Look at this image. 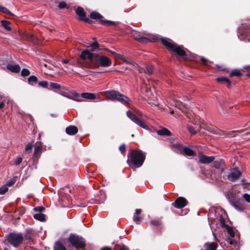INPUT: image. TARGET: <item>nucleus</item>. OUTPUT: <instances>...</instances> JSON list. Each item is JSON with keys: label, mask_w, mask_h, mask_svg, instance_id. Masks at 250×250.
I'll use <instances>...</instances> for the list:
<instances>
[{"label": "nucleus", "mask_w": 250, "mask_h": 250, "mask_svg": "<svg viewBox=\"0 0 250 250\" xmlns=\"http://www.w3.org/2000/svg\"><path fill=\"white\" fill-rule=\"evenodd\" d=\"M89 49L83 51L80 55V58L83 60H88L95 67H108L112 64L111 60L106 56L96 53V51L100 50V45L97 42H94L89 46Z\"/></svg>", "instance_id": "f257e3e1"}, {"label": "nucleus", "mask_w": 250, "mask_h": 250, "mask_svg": "<svg viewBox=\"0 0 250 250\" xmlns=\"http://www.w3.org/2000/svg\"><path fill=\"white\" fill-rule=\"evenodd\" d=\"M128 157H129V160H127L129 166L133 165L136 167H140L145 159V155L141 150H132Z\"/></svg>", "instance_id": "f03ea898"}, {"label": "nucleus", "mask_w": 250, "mask_h": 250, "mask_svg": "<svg viewBox=\"0 0 250 250\" xmlns=\"http://www.w3.org/2000/svg\"><path fill=\"white\" fill-rule=\"evenodd\" d=\"M161 40L163 44L167 48L169 51H173L184 59H186L187 55L183 46L177 45L167 38H161Z\"/></svg>", "instance_id": "7ed1b4c3"}, {"label": "nucleus", "mask_w": 250, "mask_h": 250, "mask_svg": "<svg viewBox=\"0 0 250 250\" xmlns=\"http://www.w3.org/2000/svg\"><path fill=\"white\" fill-rule=\"evenodd\" d=\"M5 238V243L15 248L20 247L24 240V236L21 233L11 232Z\"/></svg>", "instance_id": "20e7f679"}, {"label": "nucleus", "mask_w": 250, "mask_h": 250, "mask_svg": "<svg viewBox=\"0 0 250 250\" xmlns=\"http://www.w3.org/2000/svg\"><path fill=\"white\" fill-rule=\"evenodd\" d=\"M104 95L111 100H117L123 104H130L131 101L126 96L115 91H106L104 92Z\"/></svg>", "instance_id": "39448f33"}, {"label": "nucleus", "mask_w": 250, "mask_h": 250, "mask_svg": "<svg viewBox=\"0 0 250 250\" xmlns=\"http://www.w3.org/2000/svg\"><path fill=\"white\" fill-rule=\"evenodd\" d=\"M68 240L71 245L76 249L82 248L85 247V240L81 236L76 234H71Z\"/></svg>", "instance_id": "423d86ee"}, {"label": "nucleus", "mask_w": 250, "mask_h": 250, "mask_svg": "<svg viewBox=\"0 0 250 250\" xmlns=\"http://www.w3.org/2000/svg\"><path fill=\"white\" fill-rule=\"evenodd\" d=\"M126 116L133 122L143 128L147 129L148 127L142 117H139L130 110L126 112Z\"/></svg>", "instance_id": "0eeeda50"}, {"label": "nucleus", "mask_w": 250, "mask_h": 250, "mask_svg": "<svg viewBox=\"0 0 250 250\" xmlns=\"http://www.w3.org/2000/svg\"><path fill=\"white\" fill-rule=\"evenodd\" d=\"M226 228L228 234L231 237L228 238L227 241L230 245L234 247V249H229V250H238L239 249V247L238 245L237 241L233 238L235 236L234 230L228 225H226Z\"/></svg>", "instance_id": "6e6552de"}, {"label": "nucleus", "mask_w": 250, "mask_h": 250, "mask_svg": "<svg viewBox=\"0 0 250 250\" xmlns=\"http://www.w3.org/2000/svg\"><path fill=\"white\" fill-rule=\"evenodd\" d=\"M241 172L237 168H234L231 169L227 176L228 179L231 182L235 181L239 178Z\"/></svg>", "instance_id": "1a4fd4ad"}, {"label": "nucleus", "mask_w": 250, "mask_h": 250, "mask_svg": "<svg viewBox=\"0 0 250 250\" xmlns=\"http://www.w3.org/2000/svg\"><path fill=\"white\" fill-rule=\"evenodd\" d=\"M76 13L79 16L81 20L89 23H91L92 21L88 18L86 17L85 13L83 8L81 7H78L76 10Z\"/></svg>", "instance_id": "9d476101"}, {"label": "nucleus", "mask_w": 250, "mask_h": 250, "mask_svg": "<svg viewBox=\"0 0 250 250\" xmlns=\"http://www.w3.org/2000/svg\"><path fill=\"white\" fill-rule=\"evenodd\" d=\"M176 148L178 149V150L176 151L177 153H182L184 152L186 155L191 156L194 155V152L188 147H183L181 145H177L176 146Z\"/></svg>", "instance_id": "9b49d317"}, {"label": "nucleus", "mask_w": 250, "mask_h": 250, "mask_svg": "<svg viewBox=\"0 0 250 250\" xmlns=\"http://www.w3.org/2000/svg\"><path fill=\"white\" fill-rule=\"evenodd\" d=\"M212 132L214 133V134H218L221 136H222V137H224L226 136H231V137H234L235 135L233 134L239 132H240V131H229V132H225L222 130H219L217 128H214L212 129Z\"/></svg>", "instance_id": "f8f14e48"}, {"label": "nucleus", "mask_w": 250, "mask_h": 250, "mask_svg": "<svg viewBox=\"0 0 250 250\" xmlns=\"http://www.w3.org/2000/svg\"><path fill=\"white\" fill-rule=\"evenodd\" d=\"M187 201L186 199L182 197L178 198L173 203V206L177 208H184L187 205Z\"/></svg>", "instance_id": "ddd939ff"}, {"label": "nucleus", "mask_w": 250, "mask_h": 250, "mask_svg": "<svg viewBox=\"0 0 250 250\" xmlns=\"http://www.w3.org/2000/svg\"><path fill=\"white\" fill-rule=\"evenodd\" d=\"M215 157L213 156H207L205 155H201L199 156V161L201 164H209L213 162Z\"/></svg>", "instance_id": "4468645a"}, {"label": "nucleus", "mask_w": 250, "mask_h": 250, "mask_svg": "<svg viewBox=\"0 0 250 250\" xmlns=\"http://www.w3.org/2000/svg\"><path fill=\"white\" fill-rule=\"evenodd\" d=\"M78 128L75 126H69L65 129L66 133L69 135H74L78 132Z\"/></svg>", "instance_id": "2eb2a0df"}, {"label": "nucleus", "mask_w": 250, "mask_h": 250, "mask_svg": "<svg viewBox=\"0 0 250 250\" xmlns=\"http://www.w3.org/2000/svg\"><path fill=\"white\" fill-rule=\"evenodd\" d=\"M6 68L9 70L11 71L12 72L18 73L20 71L21 67L18 64H8L6 65Z\"/></svg>", "instance_id": "dca6fc26"}, {"label": "nucleus", "mask_w": 250, "mask_h": 250, "mask_svg": "<svg viewBox=\"0 0 250 250\" xmlns=\"http://www.w3.org/2000/svg\"><path fill=\"white\" fill-rule=\"evenodd\" d=\"M175 106L180 109L184 113L187 112V108L185 104L179 101H176L175 103Z\"/></svg>", "instance_id": "f3484780"}, {"label": "nucleus", "mask_w": 250, "mask_h": 250, "mask_svg": "<svg viewBox=\"0 0 250 250\" xmlns=\"http://www.w3.org/2000/svg\"><path fill=\"white\" fill-rule=\"evenodd\" d=\"M157 133L158 135L161 136H170L171 134L169 130L164 127L162 128L161 129L157 130Z\"/></svg>", "instance_id": "a211bd4d"}, {"label": "nucleus", "mask_w": 250, "mask_h": 250, "mask_svg": "<svg viewBox=\"0 0 250 250\" xmlns=\"http://www.w3.org/2000/svg\"><path fill=\"white\" fill-rule=\"evenodd\" d=\"M90 17L94 20H99L101 22V20H102L103 16L100 14L98 12L96 11H93L90 13Z\"/></svg>", "instance_id": "6ab92c4d"}, {"label": "nucleus", "mask_w": 250, "mask_h": 250, "mask_svg": "<svg viewBox=\"0 0 250 250\" xmlns=\"http://www.w3.org/2000/svg\"><path fill=\"white\" fill-rule=\"evenodd\" d=\"M81 97L86 99L93 100L96 98V95L92 93H83L81 94Z\"/></svg>", "instance_id": "aec40b11"}, {"label": "nucleus", "mask_w": 250, "mask_h": 250, "mask_svg": "<svg viewBox=\"0 0 250 250\" xmlns=\"http://www.w3.org/2000/svg\"><path fill=\"white\" fill-rule=\"evenodd\" d=\"M205 250H215L216 245L214 243H207L204 245Z\"/></svg>", "instance_id": "412c9836"}, {"label": "nucleus", "mask_w": 250, "mask_h": 250, "mask_svg": "<svg viewBox=\"0 0 250 250\" xmlns=\"http://www.w3.org/2000/svg\"><path fill=\"white\" fill-rule=\"evenodd\" d=\"M224 164V162L222 159L215 160L213 163V167L216 168H220Z\"/></svg>", "instance_id": "4be33fe9"}, {"label": "nucleus", "mask_w": 250, "mask_h": 250, "mask_svg": "<svg viewBox=\"0 0 250 250\" xmlns=\"http://www.w3.org/2000/svg\"><path fill=\"white\" fill-rule=\"evenodd\" d=\"M217 81L220 83H226L228 87H229L231 85V82L229 79L226 77H219L217 79Z\"/></svg>", "instance_id": "5701e85b"}, {"label": "nucleus", "mask_w": 250, "mask_h": 250, "mask_svg": "<svg viewBox=\"0 0 250 250\" xmlns=\"http://www.w3.org/2000/svg\"><path fill=\"white\" fill-rule=\"evenodd\" d=\"M34 218L40 221H44L45 220V215L40 213L34 214Z\"/></svg>", "instance_id": "b1692460"}, {"label": "nucleus", "mask_w": 250, "mask_h": 250, "mask_svg": "<svg viewBox=\"0 0 250 250\" xmlns=\"http://www.w3.org/2000/svg\"><path fill=\"white\" fill-rule=\"evenodd\" d=\"M1 25L7 30L10 31L11 28L10 26V22L7 21L2 20L1 21Z\"/></svg>", "instance_id": "393cba45"}, {"label": "nucleus", "mask_w": 250, "mask_h": 250, "mask_svg": "<svg viewBox=\"0 0 250 250\" xmlns=\"http://www.w3.org/2000/svg\"><path fill=\"white\" fill-rule=\"evenodd\" d=\"M61 87V85L59 84L58 83H49V88H48L49 89H59Z\"/></svg>", "instance_id": "a878e982"}, {"label": "nucleus", "mask_w": 250, "mask_h": 250, "mask_svg": "<svg viewBox=\"0 0 250 250\" xmlns=\"http://www.w3.org/2000/svg\"><path fill=\"white\" fill-rule=\"evenodd\" d=\"M38 79L35 76H31L28 79V82L31 85H34L37 82Z\"/></svg>", "instance_id": "bb28decb"}, {"label": "nucleus", "mask_w": 250, "mask_h": 250, "mask_svg": "<svg viewBox=\"0 0 250 250\" xmlns=\"http://www.w3.org/2000/svg\"><path fill=\"white\" fill-rule=\"evenodd\" d=\"M42 146H36L34 149V156H38L42 152Z\"/></svg>", "instance_id": "cd10ccee"}, {"label": "nucleus", "mask_w": 250, "mask_h": 250, "mask_svg": "<svg viewBox=\"0 0 250 250\" xmlns=\"http://www.w3.org/2000/svg\"><path fill=\"white\" fill-rule=\"evenodd\" d=\"M26 38L27 40L34 43L36 42L37 39L33 34H27L26 35Z\"/></svg>", "instance_id": "c85d7f7f"}, {"label": "nucleus", "mask_w": 250, "mask_h": 250, "mask_svg": "<svg viewBox=\"0 0 250 250\" xmlns=\"http://www.w3.org/2000/svg\"><path fill=\"white\" fill-rule=\"evenodd\" d=\"M54 250H66L64 246H63L60 242H57L55 244L54 248Z\"/></svg>", "instance_id": "c756f323"}, {"label": "nucleus", "mask_w": 250, "mask_h": 250, "mask_svg": "<svg viewBox=\"0 0 250 250\" xmlns=\"http://www.w3.org/2000/svg\"><path fill=\"white\" fill-rule=\"evenodd\" d=\"M229 75L230 77H233V76L239 77L242 75V73H241L240 70H239L238 69H234L231 71Z\"/></svg>", "instance_id": "7c9ffc66"}, {"label": "nucleus", "mask_w": 250, "mask_h": 250, "mask_svg": "<svg viewBox=\"0 0 250 250\" xmlns=\"http://www.w3.org/2000/svg\"><path fill=\"white\" fill-rule=\"evenodd\" d=\"M101 22L109 26H116L117 25V23L115 22L108 20H101Z\"/></svg>", "instance_id": "2f4dec72"}, {"label": "nucleus", "mask_w": 250, "mask_h": 250, "mask_svg": "<svg viewBox=\"0 0 250 250\" xmlns=\"http://www.w3.org/2000/svg\"><path fill=\"white\" fill-rule=\"evenodd\" d=\"M135 39L139 42L147 43L149 42V39L146 37H141L139 38L135 37Z\"/></svg>", "instance_id": "473e14b6"}, {"label": "nucleus", "mask_w": 250, "mask_h": 250, "mask_svg": "<svg viewBox=\"0 0 250 250\" xmlns=\"http://www.w3.org/2000/svg\"><path fill=\"white\" fill-rule=\"evenodd\" d=\"M72 100L77 101V102H81L82 101V99L80 96V94L77 93H72Z\"/></svg>", "instance_id": "72a5a7b5"}, {"label": "nucleus", "mask_w": 250, "mask_h": 250, "mask_svg": "<svg viewBox=\"0 0 250 250\" xmlns=\"http://www.w3.org/2000/svg\"><path fill=\"white\" fill-rule=\"evenodd\" d=\"M0 11L9 15L14 16V15L7 8L0 5Z\"/></svg>", "instance_id": "f704fd0d"}, {"label": "nucleus", "mask_w": 250, "mask_h": 250, "mask_svg": "<svg viewBox=\"0 0 250 250\" xmlns=\"http://www.w3.org/2000/svg\"><path fill=\"white\" fill-rule=\"evenodd\" d=\"M250 32V27H249L248 30H245L243 28L240 29L239 30V33L241 35H244L245 36H247V34Z\"/></svg>", "instance_id": "c9c22d12"}, {"label": "nucleus", "mask_w": 250, "mask_h": 250, "mask_svg": "<svg viewBox=\"0 0 250 250\" xmlns=\"http://www.w3.org/2000/svg\"><path fill=\"white\" fill-rule=\"evenodd\" d=\"M48 83L47 81H41L38 83V86L42 88H46L48 87Z\"/></svg>", "instance_id": "e433bc0d"}, {"label": "nucleus", "mask_w": 250, "mask_h": 250, "mask_svg": "<svg viewBox=\"0 0 250 250\" xmlns=\"http://www.w3.org/2000/svg\"><path fill=\"white\" fill-rule=\"evenodd\" d=\"M17 177H14L12 179H10L6 183V185L8 187H11L16 182Z\"/></svg>", "instance_id": "4c0bfd02"}, {"label": "nucleus", "mask_w": 250, "mask_h": 250, "mask_svg": "<svg viewBox=\"0 0 250 250\" xmlns=\"http://www.w3.org/2000/svg\"><path fill=\"white\" fill-rule=\"evenodd\" d=\"M106 51L109 52L112 55H113L115 57L117 58H119L120 59H123V56L119 54L116 53L114 52L109 51L107 49H105Z\"/></svg>", "instance_id": "58836bf2"}, {"label": "nucleus", "mask_w": 250, "mask_h": 250, "mask_svg": "<svg viewBox=\"0 0 250 250\" xmlns=\"http://www.w3.org/2000/svg\"><path fill=\"white\" fill-rule=\"evenodd\" d=\"M8 189L7 186L6 185L1 187L0 188V194H4Z\"/></svg>", "instance_id": "ea45409f"}, {"label": "nucleus", "mask_w": 250, "mask_h": 250, "mask_svg": "<svg viewBox=\"0 0 250 250\" xmlns=\"http://www.w3.org/2000/svg\"><path fill=\"white\" fill-rule=\"evenodd\" d=\"M187 128L188 131L192 134H195L197 132V130L193 126L188 125Z\"/></svg>", "instance_id": "a19ab883"}, {"label": "nucleus", "mask_w": 250, "mask_h": 250, "mask_svg": "<svg viewBox=\"0 0 250 250\" xmlns=\"http://www.w3.org/2000/svg\"><path fill=\"white\" fill-rule=\"evenodd\" d=\"M30 74L29 71L26 68H23L22 69L21 71V75L22 76H28Z\"/></svg>", "instance_id": "79ce46f5"}, {"label": "nucleus", "mask_w": 250, "mask_h": 250, "mask_svg": "<svg viewBox=\"0 0 250 250\" xmlns=\"http://www.w3.org/2000/svg\"><path fill=\"white\" fill-rule=\"evenodd\" d=\"M34 211L39 212V213H42L45 210V208L42 207H38L34 208Z\"/></svg>", "instance_id": "37998d69"}, {"label": "nucleus", "mask_w": 250, "mask_h": 250, "mask_svg": "<svg viewBox=\"0 0 250 250\" xmlns=\"http://www.w3.org/2000/svg\"><path fill=\"white\" fill-rule=\"evenodd\" d=\"M150 224L155 226H159L161 224L159 220H152L150 221Z\"/></svg>", "instance_id": "c03bdc74"}, {"label": "nucleus", "mask_w": 250, "mask_h": 250, "mask_svg": "<svg viewBox=\"0 0 250 250\" xmlns=\"http://www.w3.org/2000/svg\"><path fill=\"white\" fill-rule=\"evenodd\" d=\"M153 67L151 65H148L146 67V71L149 74H151L153 73Z\"/></svg>", "instance_id": "a18cd8bd"}, {"label": "nucleus", "mask_w": 250, "mask_h": 250, "mask_svg": "<svg viewBox=\"0 0 250 250\" xmlns=\"http://www.w3.org/2000/svg\"><path fill=\"white\" fill-rule=\"evenodd\" d=\"M22 161V158L21 157H18L17 158L14 162V164L16 166H18L20 165Z\"/></svg>", "instance_id": "49530a36"}, {"label": "nucleus", "mask_w": 250, "mask_h": 250, "mask_svg": "<svg viewBox=\"0 0 250 250\" xmlns=\"http://www.w3.org/2000/svg\"><path fill=\"white\" fill-rule=\"evenodd\" d=\"M232 205L235 208L238 210L240 211L244 209V208L242 206H240V205H238L237 204L233 203Z\"/></svg>", "instance_id": "de8ad7c7"}, {"label": "nucleus", "mask_w": 250, "mask_h": 250, "mask_svg": "<svg viewBox=\"0 0 250 250\" xmlns=\"http://www.w3.org/2000/svg\"><path fill=\"white\" fill-rule=\"evenodd\" d=\"M58 6L60 9H63L67 7L66 3L64 1L60 2Z\"/></svg>", "instance_id": "09e8293b"}, {"label": "nucleus", "mask_w": 250, "mask_h": 250, "mask_svg": "<svg viewBox=\"0 0 250 250\" xmlns=\"http://www.w3.org/2000/svg\"><path fill=\"white\" fill-rule=\"evenodd\" d=\"M243 197L244 199L248 202V203H250V195L247 193H245L243 194Z\"/></svg>", "instance_id": "8fccbe9b"}, {"label": "nucleus", "mask_w": 250, "mask_h": 250, "mask_svg": "<svg viewBox=\"0 0 250 250\" xmlns=\"http://www.w3.org/2000/svg\"><path fill=\"white\" fill-rule=\"evenodd\" d=\"M119 150L122 153H124L125 150V145L123 144H122L119 147Z\"/></svg>", "instance_id": "3c124183"}, {"label": "nucleus", "mask_w": 250, "mask_h": 250, "mask_svg": "<svg viewBox=\"0 0 250 250\" xmlns=\"http://www.w3.org/2000/svg\"><path fill=\"white\" fill-rule=\"evenodd\" d=\"M32 148V144L31 143H28L25 147V151H31Z\"/></svg>", "instance_id": "603ef678"}, {"label": "nucleus", "mask_w": 250, "mask_h": 250, "mask_svg": "<svg viewBox=\"0 0 250 250\" xmlns=\"http://www.w3.org/2000/svg\"><path fill=\"white\" fill-rule=\"evenodd\" d=\"M133 220L135 222H138L140 221V218L139 217L138 215H137L134 213L133 215Z\"/></svg>", "instance_id": "864d4df0"}, {"label": "nucleus", "mask_w": 250, "mask_h": 250, "mask_svg": "<svg viewBox=\"0 0 250 250\" xmlns=\"http://www.w3.org/2000/svg\"><path fill=\"white\" fill-rule=\"evenodd\" d=\"M201 61H202V62H203V63L205 65H208V60H207L206 59L203 58V57H202L201 58Z\"/></svg>", "instance_id": "5fc2aeb1"}, {"label": "nucleus", "mask_w": 250, "mask_h": 250, "mask_svg": "<svg viewBox=\"0 0 250 250\" xmlns=\"http://www.w3.org/2000/svg\"><path fill=\"white\" fill-rule=\"evenodd\" d=\"M141 213V209H136L135 210V214L137 215H139Z\"/></svg>", "instance_id": "6e6d98bb"}, {"label": "nucleus", "mask_w": 250, "mask_h": 250, "mask_svg": "<svg viewBox=\"0 0 250 250\" xmlns=\"http://www.w3.org/2000/svg\"><path fill=\"white\" fill-rule=\"evenodd\" d=\"M120 250H129L128 248L125 245H123L121 248Z\"/></svg>", "instance_id": "4d7b16f0"}, {"label": "nucleus", "mask_w": 250, "mask_h": 250, "mask_svg": "<svg viewBox=\"0 0 250 250\" xmlns=\"http://www.w3.org/2000/svg\"><path fill=\"white\" fill-rule=\"evenodd\" d=\"M61 95L62 96H63L64 97H66V98H68L69 99H71V100H72V98H72V95L71 96H66V95H65L64 94H61Z\"/></svg>", "instance_id": "13d9d810"}, {"label": "nucleus", "mask_w": 250, "mask_h": 250, "mask_svg": "<svg viewBox=\"0 0 250 250\" xmlns=\"http://www.w3.org/2000/svg\"><path fill=\"white\" fill-rule=\"evenodd\" d=\"M4 103L2 102L0 103V109H2L4 106Z\"/></svg>", "instance_id": "bf43d9fd"}, {"label": "nucleus", "mask_w": 250, "mask_h": 250, "mask_svg": "<svg viewBox=\"0 0 250 250\" xmlns=\"http://www.w3.org/2000/svg\"><path fill=\"white\" fill-rule=\"evenodd\" d=\"M101 250H111V249L109 247L103 248Z\"/></svg>", "instance_id": "052dcab7"}, {"label": "nucleus", "mask_w": 250, "mask_h": 250, "mask_svg": "<svg viewBox=\"0 0 250 250\" xmlns=\"http://www.w3.org/2000/svg\"><path fill=\"white\" fill-rule=\"evenodd\" d=\"M62 62L63 63H67L69 62V60L68 59H64L62 61Z\"/></svg>", "instance_id": "680f3d73"}, {"label": "nucleus", "mask_w": 250, "mask_h": 250, "mask_svg": "<svg viewBox=\"0 0 250 250\" xmlns=\"http://www.w3.org/2000/svg\"><path fill=\"white\" fill-rule=\"evenodd\" d=\"M78 65L80 67H83V64L82 63L81 61H78Z\"/></svg>", "instance_id": "e2e57ef3"}, {"label": "nucleus", "mask_w": 250, "mask_h": 250, "mask_svg": "<svg viewBox=\"0 0 250 250\" xmlns=\"http://www.w3.org/2000/svg\"><path fill=\"white\" fill-rule=\"evenodd\" d=\"M121 60H123L125 62L128 63V62L127 61V60L124 57H123V59H121Z\"/></svg>", "instance_id": "0e129e2a"}, {"label": "nucleus", "mask_w": 250, "mask_h": 250, "mask_svg": "<svg viewBox=\"0 0 250 250\" xmlns=\"http://www.w3.org/2000/svg\"><path fill=\"white\" fill-rule=\"evenodd\" d=\"M245 68L247 69L248 70H250V65L246 66Z\"/></svg>", "instance_id": "69168bd1"}, {"label": "nucleus", "mask_w": 250, "mask_h": 250, "mask_svg": "<svg viewBox=\"0 0 250 250\" xmlns=\"http://www.w3.org/2000/svg\"><path fill=\"white\" fill-rule=\"evenodd\" d=\"M173 113V110L170 111V114H172Z\"/></svg>", "instance_id": "338daca9"}, {"label": "nucleus", "mask_w": 250, "mask_h": 250, "mask_svg": "<svg viewBox=\"0 0 250 250\" xmlns=\"http://www.w3.org/2000/svg\"><path fill=\"white\" fill-rule=\"evenodd\" d=\"M73 64L72 62L70 63V64Z\"/></svg>", "instance_id": "774afa93"}]
</instances>
